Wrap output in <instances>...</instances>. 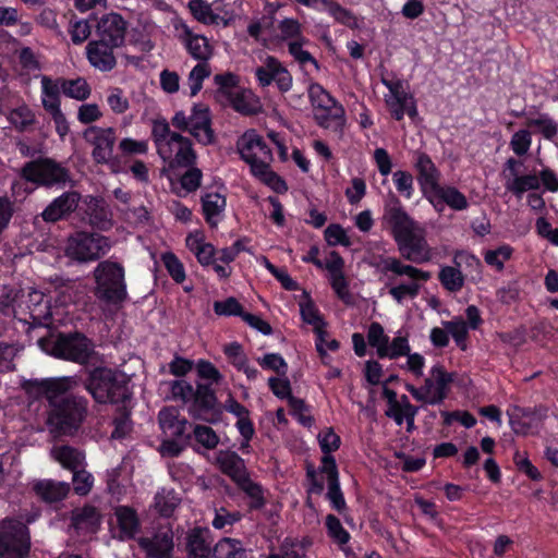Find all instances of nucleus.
Instances as JSON below:
<instances>
[{"label": "nucleus", "instance_id": "obj_44", "mask_svg": "<svg viewBox=\"0 0 558 558\" xmlns=\"http://www.w3.org/2000/svg\"><path fill=\"white\" fill-rule=\"evenodd\" d=\"M61 88L64 96L78 101L87 99L92 93L89 84L83 77L63 78Z\"/></svg>", "mask_w": 558, "mask_h": 558}, {"label": "nucleus", "instance_id": "obj_29", "mask_svg": "<svg viewBox=\"0 0 558 558\" xmlns=\"http://www.w3.org/2000/svg\"><path fill=\"white\" fill-rule=\"evenodd\" d=\"M158 422L163 434L171 438H181L185 435L187 420L180 416L175 407L163 408L158 414Z\"/></svg>", "mask_w": 558, "mask_h": 558}, {"label": "nucleus", "instance_id": "obj_61", "mask_svg": "<svg viewBox=\"0 0 558 558\" xmlns=\"http://www.w3.org/2000/svg\"><path fill=\"white\" fill-rule=\"evenodd\" d=\"M329 281L337 296L345 304H352V295L349 290V282L344 274L330 275Z\"/></svg>", "mask_w": 558, "mask_h": 558}, {"label": "nucleus", "instance_id": "obj_20", "mask_svg": "<svg viewBox=\"0 0 558 558\" xmlns=\"http://www.w3.org/2000/svg\"><path fill=\"white\" fill-rule=\"evenodd\" d=\"M137 543L147 558H171L173 533L170 530H160L151 536L140 537Z\"/></svg>", "mask_w": 558, "mask_h": 558}, {"label": "nucleus", "instance_id": "obj_59", "mask_svg": "<svg viewBox=\"0 0 558 558\" xmlns=\"http://www.w3.org/2000/svg\"><path fill=\"white\" fill-rule=\"evenodd\" d=\"M214 311L219 316H240L243 318V315H245L242 305L233 296H230L223 301H216L214 303Z\"/></svg>", "mask_w": 558, "mask_h": 558}, {"label": "nucleus", "instance_id": "obj_6", "mask_svg": "<svg viewBox=\"0 0 558 558\" xmlns=\"http://www.w3.org/2000/svg\"><path fill=\"white\" fill-rule=\"evenodd\" d=\"M94 294L105 305L120 306L128 299L125 269L121 263L106 259L95 267Z\"/></svg>", "mask_w": 558, "mask_h": 558}, {"label": "nucleus", "instance_id": "obj_52", "mask_svg": "<svg viewBox=\"0 0 558 558\" xmlns=\"http://www.w3.org/2000/svg\"><path fill=\"white\" fill-rule=\"evenodd\" d=\"M131 410L128 409L125 403L123 407L118 409V413L113 418V430L111 433V438L113 439H122L132 430V421L130 418Z\"/></svg>", "mask_w": 558, "mask_h": 558}, {"label": "nucleus", "instance_id": "obj_7", "mask_svg": "<svg viewBox=\"0 0 558 558\" xmlns=\"http://www.w3.org/2000/svg\"><path fill=\"white\" fill-rule=\"evenodd\" d=\"M85 388L98 403H125L131 398L126 376L106 367L92 371Z\"/></svg>", "mask_w": 558, "mask_h": 558}, {"label": "nucleus", "instance_id": "obj_31", "mask_svg": "<svg viewBox=\"0 0 558 558\" xmlns=\"http://www.w3.org/2000/svg\"><path fill=\"white\" fill-rule=\"evenodd\" d=\"M300 307H301V316H302L303 320L305 323L314 326V331L317 336L316 349H317L318 353H320L324 357L325 351H324L323 345L325 342V337L327 336V331L325 329L326 323L319 315L317 308L315 307V305L313 304L312 301L308 300L305 303H300Z\"/></svg>", "mask_w": 558, "mask_h": 558}, {"label": "nucleus", "instance_id": "obj_64", "mask_svg": "<svg viewBox=\"0 0 558 558\" xmlns=\"http://www.w3.org/2000/svg\"><path fill=\"white\" fill-rule=\"evenodd\" d=\"M318 442L324 456H330V452L339 449L341 440L335 430L329 427L318 434Z\"/></svg>", "mask_w": 558, "mask_h": 558}, {"label": "nucleus", "instance_id": "obj_53", "mask_svg": "<svg viewBox=\"0 0 558 558\" xmlns=\"http://www.w3.org/2000/svg\"><path fill=\"white\" fill-rule=\"evenodd\" d=\"M513 248L510 245H500L495 250L486 251L484 253V260L488 266L501 271L505 267V263L511 258Z\"/></svg>", "mask_w": 558, "mask_h": 558}, {"label": "nucleus", "instance_id": "obj_32", "mask_svg": "<svg viewBox=\"0 0 558 558\" xmlns=\"http://www.w3.org/2000/svg\"><path fill=\"white\" fill-rule=\"evenodd\" d=\"M186 539V548L191 558H209L213 554L208 530L194 529L187 534Z\"/></svg>", "mask_w": 558, "mask_h": 558}, {"label": "nucleus", "instance_id": "obj_26", "mask_svg": "<svg viewBox=\"0 0 558 558\" xmlns=\"http://www.w3.org/2000/svg\"><path fill=\"white\" fill-rule=\"evenodd\" d=\"M101 515L94 506L85 505L71 513V526L78 535H90L98 531Z\"/></svg>", "mask_w": 558, "mask_h": 558}, {"label": "nucleus", "instance_id": "obj_60", "mask_svg": "<svg viewBox=\"0 0 558 558\" xmlns=\"http://www.w3.org/2000/svg\"><path fill=\"white\" fill-rule=\"evenodd\" d=\"M162 262L168 270L171 278L178 282L181 283L185 279V271L183 264L179 260V258L173 253H165L162 255Z\"/></svg>", "mask_w": 558, "mask_h": 558}, {"label": "nucleus", "instance_id": "obj_63", "mask_svg": "<svg viewBox=\"0 0 558 558\" xmlns=\"http://www.w3.org/2000/svg\"><path fill=\"white\" fill-rule=\"evenodd\" d=\"M446 330L448 333L452 336L457 344L462 349L465 350L466 348V338H468V327L463 319H454L451 322H447L445 324Z\"/></svg>", "mask_w": 558, "mask_h": 558}, {"label": "nucleus", "instance_id": "obj_37", "mask_svg": "<svg viewBox=\"0 0 558 558\" xmlns=\"http://www.w3.org/2000/svg\"><path fill=\"white\" fill-rule=\"evenodd\" d=\"M21 296L22 289L4 287L0 294V313L5 317L21 320Z\"/></svg>", "mask_w": 558, "mask_h": 558}, {"label": "nucleus", "instance_id": "obj_13", "mask_svg": "<svg viewBox=\"0 0 558 558\" xmlns=\"http://www.w3.org/2000/svg\"><path fill=\"white\" fill-rule=\"evenodd\" d=\"M157 153L170 168H187L195 163L197 157L192 141L180 133H173L170 141L162 144Z\"/></svg>", "mask_w": 558, "mask_h": 558}, {"label": "nucleus", "instance_id": "obj_12", "mask_svg": "<svg viewBox=\"0 0 558 558\" xmlns=\"http://www.w3.org/2000/svg\"><path fill=\"white\" fill-rule=\"evenodd\" d=\"M20 174L24 180L44 186L65 184L70 181L69 170L50 158H38L26 162Z\"/></svg>", "mask_w": 558, "mask_h": 558}, {"label": "nucleus", "instance_id": "obj_24", "mask_svg": "<svg viewBox=\"0 0 558 558\" xmlns=\"http://www.w3.org/2000/svg\"><path fill=\"white\" fill-rule=\"evenodd\" d=\"M81 195L75 191H69L54 198L41 213V217L47 222H56L65 218L78 206Z\"/></svg>", "mask_w": 558, "mask_h": 558}, {"label": "nucleus", "instance_id": "obj_17", "mask_svg": "<svg viewBox=\"0 0 558 558\" xmlns=\"http://www.w3.org/2000/svg\"><path fill=\"white\" fill-rule=\"evenodd\" d=\"M508 414L512 430L518 435H527L537 433L543 426L547 416V409L543 407L534 409L515 407Z\"/></svg>", "mask_w": 558, "mask_h": 558}, {"label": "nucleus", "instance_id": "obj_19", "mask_svg": "<svg viewBox=\"0 0 558 558\" xmlns=\"http://www.w3.org/2000/svg\"><path fill=\"white\" fill-rule=\"evenodd\" d=\"M97 33L100 40L121 47L125 40L126 22L118 13L105 14L97 24Z\"/></svg>", "mask_w": 558, "mask_h": 558}, {"label": "nucleus", "instance_id": "obj_48", "mask_svg": "<svg viewBox=\"0 0 558 558\" xmlns=\"http://www.w3.org/2000/svg\"><path fill=\"white\" fill-rule=\"evenodd\" d=\"M324 9L340 24L350 28H357L359 22L356 16L348 9L336 1H324Z\"/></svg>", "mask_w": 558, "mask_h": 558}, {"label": "nucleus", "instance_id": "obj_46", "mask_svg": "<svg viewBox=\"0 0 558 558\" xmlns=\"http://www.w3.org/2000/svg\"><path fill=\"white\" fill-rule=\"evenodd\" d=\"M179 504L180 498L172 489L162 488L155 496V509L162 517H170Z\"/></svg>", "mask_w": 558, "mask_h": 558}, {"label": "nucleus", "instance_id": "obj_27", "mask_svg": "<svg viewBox=\"0 0 558 558\" xmlns=\"http://www.w3.org/2000/svg\"><path fill=\"white\" fill-rule=\"evenodd\" d=\"M313 119L320 128L341 134L345 124V111L341 104L333 101V105L314 111Z\"/></svg>", "mask_w": 558, "mask_h": 558}, {"label": "nucleus", "instance_id": "obj_62", "mask_svg": "<svg viewBox=\"0 0 558 558\" xmlns=\"http://www.w3.org/2000/svg\"><path fill=\"white\" fill-rule=\"evenodd\" d=\"M17 353L19 349L14 344L0 343V373L14 371Z\"/></svg>", "mask_w": 558, "mask_h": 558}, {"label": "nucleus", "instance_id": "obj_56", "mask_svg": "<svg viewBox=\"0 0 558 558\" xmlns=\"http://www.w3.org/2000/svg\"><path fill=\"white\" fill-rule=\"evenodd\" d=\"M326 527L328 536L338 545H345L350 539V534L343 529L340 520L333 515L326 517Z\"/></svg>", "mask_w": 558, "mask_h": 558}, {"label": "nucleus", "instance_id": "obj_58", "mask_svg": "<svg viewBox=\"0 0 558 558\" xmlns=\"http://www.w3.org/2000/svg\"><path fill=\"white\" fill-rule=\"evenodd\" d=\"M8 119L20 131L26 130L35 121L34 113L26 106L13 109Z\"/></svg>", "mask_w": 558, "mask_h": 558}, {"label": "nucleus", "instance_id": "obj_57", "mask_svg": "<svg viewBox=\"0 0 558 558\" xmlns=\"http://www.w3.org/2000/svg\"><path fill=\"white\" fill-rule=\"evenodd\" d=\"M73 489L80 496H86L93 488L94 477L84 466L72 471Z\"/></svg>", "mask_w": 558, "mask_h": 558}, {"label": "nucleus", "instance_id": "obj_43", "mask_svg": "<svg viewBox=\"0 0 558 558\" xmlns=\"http://www.w3.org/2000/svg\"><path fill=\"white\" fill-rule=\"evenodd\" d=\"M215 558H247V553L239 539L222 538L213 548Z\"/></svg>", "mask_w": 558, "mask_h": 558}, {"label": "nucleus", "instance_id": "obj_3", "mask_svg": "<svg viewBox=\"0 0 558 558\" xmlns=\"http://www.w3.org/2000/svg\"><path fill=\"white\" fill-rule=\"evenodd\" d=\"M374 266L386 277L385 288L398 304L414 300L420 294L422 283L430 279L428 271L404 264L398 257L378 256Z\"/></svg>", "mask_w": 558, "mask_h": 558}, {"label": "nucleus", "instance_id": "obj_25", "mask_svg": "<svg viewBox=\"0 0 558 558\" xmlns=\"http://www.w3.org/2000/svg\"><path fill=\"white\" fill-rule=\"evenodd\" d=\"M114 48L116 47L104 40H92L86 46V56L94 68L102 72H108L117 64V59L113 53Z\"/></svg>", "mask_w": 558, "mask_h": 558}, {"label": "nucleus", "instance_id": "obj_21", "mask_svg": "<svg viewBox=\"0 0 558 558\" xmlns=\"http://www.w3.org/2000/svg\"><path fill=\"white\" fill-rule=\"evenodd\" d=\"M452 380L453 374L446 372L440 364L433 366L423 385L429 404H439L447 398L448 386Z\"/></svg>", "mask_w": 558, "mask_h": 558}, {"label": "nucleus", "instance_id": "obj_42", "mask_svg": "<svg viewBox=\"0 0 558 558\" xmlns=\"http://www.w3.org/2000/svg\"><path fill=\"white\" fill-rule=\"evenodd\" d=\"M312 542L307 538L302 541L286 538L280 545L279 554H270L267 558H307V549Z\"/></svg>", "mask_w": 558, "mask_h": 558}, {"label": "nucleus", "instance_id": "obj_16", "mask_svg": "<svg viewBox=\"0 0 558 558\" xmlns=\"http://www.w3.org/2000/svg\"><path fill=\"white\" fill-rule=\"evenodd\" d=\"M256 78L260 86H269L272 82L281 93H287L293 85L291 73L275 57H267L262 66L255 70Z\"/></svg>", "mask_w": 558, "mask_h": 558}, {"label": "nucleus", "instance_id": "obj_30", "mask_svg": "<svg viewBox=\"0 0 558 558\" xmlns=\"http://www.w3.org/2000/svg\"><path fill=\"white\" fill-rule=\"evenodd\" d=\"M219 470L235 484L248 475L244 460L233 451H219L216 457Z\"/></svg>", "mask_w": 558, "mask_h": 558}, {"label": "nucleus", "instance_id": "obj_5", "mask_svg": "<svg viewBox=\"0 0 558 558\" xmlns=\"http://www.w3.org/2000/svg\"><path fill=\"white\" fill-rule=\"evenodd\" d=\"M171 398L190 403L189 413L195 420L214 423L218 420L217 398L210 384L197 383L194 388L184 379L169 383Z\"/></svg>", "mask_w": 558, "mask_h": 558}, {"label": "nucleus", "instance_id": "obj_9", "mask_svg": "<svg viewBox=\"0 0 558 558\" xmlns=\"http://www.w3.org/2000/svg\"><path fill=\"white\" fill-rule=\"evenodd\" d=\"M113 241L97 232L78 231L70 235L65 245V255L80 263L99 260L112 248Z\"/></svg>", "mask_w": 558, "mask_h": 558}, {"label": "nucleus", "instance_id": "obj_51", "mask_svg": "<svg viewBox=\"0 0 558 558\" xmlns=\"http://www.w3.org/2000/svg\"><path fill=\"white\" fill-rule=\"evenodd\" d=\"M367 339L369 345L377 349L379 357H386L388 354L389 338L385 335L384 328L379 323H372L368 328Z\"/></svg>", "mask_w": 558, "mask_h": 558}, {"label": "nucleus", "instance_id": "obj_18", "mask_svg": "<svg viewBox=\"0 0 558 558\" xmlns=\"http://www.w3.org/2000/svg\"><path fill=\"white\" fill-rule=\"evenodd\" d=\"M179 40L183 44L189 54L198 63L207 62L214 56V46L208 38L194 33L186 24L177 26Z\"/></svg>", "mask_w": 558, "mask_h": 558}, {"label": "nucleus", "instance_id": "obj_34", "mask_svg": "<svg viewBox=\"0 0 558 558\" xmlns=\"http://www.w3.org/2000/svg\"><path fill=\"white\" fill-rule=\"evenodd\" d=\"M114 515L120 531V538H133L140 531V520L136 511L126 506H119L114 509Z\"/></svg>", "mask_w": 558, "mask_h": 558}, {"label": "nucleus", "instance_id": "obj_22", "mask_svg": "<svg viewBox=\"0 0 558 558\" xmlns=\"http://www.w3.org/2000/svg\"><path fill=\"white\" fill-rule=\"evenodd\" d=\"M320 471L325 473L327 477L328 500L335 510H337L339 513H343L347 510V504L340 489L337 464L332 456H324L322 458Z\"/></svg>", "mask_w": 558, "mask_h": 558}, {"label": "nucleus", "instance_id": "obj_47", "mask_svg": "<svg viewBox=\"0 0 558 558\" xmlns=\"http://www.w3.org/2000/svg\"><path fill=\"white\" fill-rule=\"evenodd\" d=\"M539 179L535 174L515 175L512 180H508L506 189L513 193L517 197H521L526 191L537 190L539 187Z\"/></svg>", "mask_w": 558, "mask_h": 558}, {"label": "nucleus", "instance_id": "obj_14", "mask_svg": "<svg viewBox=\"0 0 558 558\" xmlns=\"http://www.w3.org/2000/svg\"><path fill=\"white\" fill-rule=\"evenodd\" d=\"M83 138L93 146L92 157L96 163L107 165L113 159L117 141L113 128L92 125L83 132Z\"/></svg>", "mask_w": 558, "mask_h": 558}, {"label": "nucleus", "instance_id": "obj_11", "mask_svg": "<svg viewBox=\"0 0 558 558\" xmlns=\"http://www.w3.org/2000/svg\"><path fill=\"white\" fill-rule=\"evenodd\" d=\"M31 549L28 527L19 520L0 523V558H27Z\"/></svg>", "mask_w": 558, "mask_h": 558}, {"label": "nucleus", "instance_id": "obj_55", "mask_svg": "<svg viewBox=\"0 0 558 558\" xmlns=\"http://www.w3.org/2000/svg\"><path fill=\"white\" fill-rule=\"evenodd\" d=\"M211 69L209 63H197L189 73L187 84L191 90V96H195L203 87V81L209 77Z\"/></svg>", "mask_w": 558, "mask_h": 558}, {"label": "nucleus", "instance_id": "obj_2", "mask_svg": "<svg viewBox=\"0 0 558 558\" xmlns=\"http://www.w3.org/2000/svg\"><path fill=\"white\" fill-rule=\"evenodd\" d=\"M385 219L404 259L415 264L432 259V248L425 239V229L408 215L399 201L386 208Z\"/></svg>", "mask_w": 558, "mask_h": 558}, {"label": "nucleus", "instance_id": "obj_45", "mask_svg": "<svg viewBox=\"0 0 558 558\" xmlns=\"http://www.w3.org/2000/svg\"><path fill=\"white\" fill-rule=\"evenodd\" d=\"M236 485L251 499V509H262L266 505L263 487L258 483L252 481L248 475L242 478Z\"/></svg>", "mask_w": 558, "mask_h": 558}, {"label": "nucleus", "instance_id": "obj_50", "mask_svg": "<svg viewBox=\"0 0 558 558\" xmlns=\"http://www.w3.org/2000/svg\"><path fill=\"white\" fill-rule=\"evenodd\" d=\"M308 99L312 106V112L324 109L328 105L337 101L320 84L311 83L307 87Z\"/></svg>", "mask_w": 558, "mask_h": 558}, {"label": "nucleus", "instance_id": "obj_54", "mask_svg": "<svg viewBox=\"0 0 558 558\" xmlns=\"http://www.w3.org/2000/svg\"><path fill=\"white\" fill-rule=\"evenodd\" d=\"M189 8L193 16L204 24H217L219 15L215 14L210 4L204 0H191Z\"/></svg>", "mask_w": 558, "mask_h": 558}, {"label": "nucleus", "instance_id": "obj_35", "mask_svg": "<svg viewBox=\"0 0 558 558\" xmlns=\"http://www.w3.org/2000/svg\"><path fill=\"white\" fill-rule=\"evenodd\" d=\"M89 225L100 231H108L113 226L112 213L102 199H93L88 207Z\"/></svg>", "mask_w": 558, "mask_h": 558}, {"label": "nucleus", "instance_id": "obj_36", "mask_svg": "<svg viewBox=\"0 0 558 558\" xmlns=\"http://www.w3.org/2000/svg\"><path fill=\"white\" fill-rule=\"evenodd\" d=\"M157 31L156 24L149 19H140L137 25L132 29L131 38L143 52H149L155 45L151 36Z\"/></svg>", "mask_w": 558, "mask_h": 558}, {"label": "nucleus", "instance_id": "obj_39", "mask_svg": "<svg viewBox=\"0 0 558 558\" xmlns=\"http://www.w3.org/2000/svg\"><path fill=\"white\" fill-rule=\"evenodd\" d=\"M202 207L206 222L216 228L218 217L226 207V198L219 193H207L202 197Z\"/></svg>", "mask_w": 558, "mask_h": 558}, {"label": "nucleus", "instance_id": "obj_10", "mask_svg": "<svg viewBox=\"0 0 558 558\" xmlns=\"http://www.w3.org/2000/svg\"><path fill=\"white\" fill-rule=\"evenodd\" d=\"M171 124L180 131H187L204 146L215 143L216 135L211 128L209 108L204 104H195L190 114L183 110L175 112Z\"/></svg>", "mask_w": 558, "mask_h": 558}, {"label": "nucleus", "instance_id": "obj_8", "mask_svg": "<svg viewBox=\"0 0 558 558\" xmlns=\"http://www.w3.org/2000/svg\"><path fill=\"white\" fill-rule=\"evenodd\" d=\"M39 345L52 355L78 364H87L96 354L95 345L81 332H60L52 340H38Z\"/></svg>", "mask_w": 558, "mask_h": 558}, {"label": "nucleus", "instance_id": "obj_1", "mask_svg": "<svg viewBox=\"0 0 558 558\" xmlns=\"http://www.w3.org/2000/svg\"><path fill=\"white\" fill-rule=\"evenodd\" d=\"M77 386L75 377L48 378L39 389L49 402L47 428L54 437L73 436L88 414V400L68 392Z\"/></svg>", "mask_w": 558, "mask_h": 558}, {"label": "nucleus", "instance_id": "obj_38", "mask_svg": "<svg viewBox=\"0 0 558 558\" xmlns=\"http://www.w3.org/2000/svg\"><path fill=\"white\" fill-rule=\"evenodd\" d=\"M186 246L193 252L197 260L203 266H209L215 262L216 248L213 244L204 241L199 234H190L186 240Z\"/></svg>", "mask_w": 558, "mask_h": 558}, {"label": "nucleus", "instance_id": "obj_28", "mask_svg": "<svg viewBox=\"0 0 558 558\" xmlns=\"http://www.w3.org/2000/svg\"><path fill=\"white\" fill-rule=\"evenodd\" d=\"M33 490L43 501L53 504L68 497L71 485L68 482L44 478L33 483Z\"/></svg>", "mask_w": 558, "mask_h": 558}, {"label": "nucleus", "instance_id": "obj_41", "mask_svg": "<svg viewBox=\"0 0 558 558\" xmlns=\"http://www.w3.org/2000/svg\"><path fill=\"white\" fill-rule=\"evenodd\" d=\"M428 197L437 198L454 210H464L469 205L466 197L453 186L439 185Z\"/></svg>", "mask_w": 558, "mask_h": 558}, {"label": "nucleus", "instance_id": "obj_23", "mask_svg": "<svg viewBox=\"0 0 558 558\" xmlns=\"http://www.w3.org/2000/svg\"><path fill=\"white\" fill-rule=\"evenodd\" d=\"M414 168L417 171V181L423 194L429 196L440 185V172L425 153L415 154Z\"/></svg>", "mask_w": 558, "mask_h": 558}, {"label": "nucleus", "instance_id": "obj_15", "mask_svg": "<svg viewBox=\"0 0 558 558\" xmlns=\"http://www.w3.org/2000/svg\"><path fill=\"white\" fill-rule=\"evenodd\" d=\"M21 320L34 325H41L50 318L51 314L45 294L34 288L22 289L21 296Z\"/></svg>", "mask_w": 558, "mask_h": 558}, {"label": "nucleus", "instance_id": "obj_40", "mask_svg": "<svg viewBox=\"0 0 558 558\" xmlns=\"http://www.w3.org/2000/svg\"><path fill=\"white\" fill-rule=\"evenodd\" d=\"M383 84L389 89L390 97L395 101L403 105L408 109V116L414 118L417 114L416 105L413 96L409 94L402 81H389L383 78Z\"/></svg>", "mask_w": 558, "mask_h": 558}, {"label": "nucleus", "instance_id": "obj_49", "mask_svg": "<svg viewBox=\"0 0 558 558\" xmlns=\"http://www.w3.org/2000/svg\"><path fill=\"white\" fill-rule=\"evenodd\" d=\"M438 279L442 287L450 292H458L464 284V277L458 267H441Z\"/></svg>", "mask_w": 558, "mask_h": 558}, {"label": "nucleus", "instance_id": "obj_33", "mask_svg": "<svg viewBox=\"0 0 558 558\" xmlns=\"http://www.w3.org/2000/svg\"><path fill=\"white\" fill-rule=\"evenodd\" d=\"M50 454L64 469H68L70 471L80 469L85 464L84 452L69 445L52 447L50 450Z\"/></svg>", "mask_w": 558, "mask_h": 558}, {"label": "nucleus", "instance_id": "obj_4", "mask_svg": "<svg viewBox=\"0 0 558 558\" xmlns=\"http://www.w3.org/2000/svg\"><path fill=\"white\" fill-rule=\"evenodd\" d=\"M242 159L250 165L252 173L276 191L286 187V183L270 170L272 154L260 135L254 130L246 131L236 143Z\"/></svg>", "mask_w": 558, "mask_h": 558}]
</instances>
